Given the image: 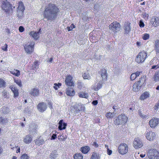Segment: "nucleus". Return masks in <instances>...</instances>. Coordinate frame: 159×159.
I'll return each instance as SVG.
<instances>
[{"label":"nucleus","instance_id":"nucleus-58","mask_svg":"<svg viewBox=\"0 0 159 159\" xmlns=\"http://www.w3.org/2000/svg\"><path fill=\"white\" fill-rule=\"evenodd\" d=\"M48 104L50 108L51 109H52L53 108L52 103L50 102H48Z\"/></svg>","mask_w":159,"mask_h":159},{"label":"nucleus","instance_id":"nucleus-47","mask_svg":"<svg viewBox=\"0 0 159 159\" xmlns=\"http://www.w3.org/2000/svg\"><path fill=\"white\" fill-rule=\"evenodd\" d=\"M82 76L84 79L89 80L90 78V76L89 74H86L85 73Z\"/></svg>","mask_w":159,"mask_h":159},{"label":"nucleus","instance_id":"nucleus-25","mask_svg":"<svg viewBox=\"0 0 159 159\" xmlns=\"http://www.w3.org/2000/svg\"><path fill=\"white\" fill-rule=\"evenodd\" d=\"M32 140V137L30 135H26L23 139L24 142L26 143H30Z\"/></svg>","mask_w":159,"mask_h":159},{"label":"nucleus","instance_id":"nucleus-61","mask_svg":"<svg viewBox=\"0 0 159 159\" xmlns=\"http://www.w3.org/2000/svg\"><path fill=\"white\" fill-rule=\"evenodd\" d=\"M93 145L95 147V148H98L99 146L98 144L96 142H94L93 143Z\"/></svg>","mask_w":159,"mask_h":159},{"label":"nucleus","instance_id":"nucleus-22","mask_svg":"<svg viewBox=\"0 0 159 159\" xmlns=\"http://www.w3.org/2000/svg\"><path fill=\"white\" fill-rule=\"evenodd\" d=\"M30 94L34 96H38L39 94V90L38 89H31Z\"/></svg>","mask_w":159,"mask_h":159},{"label":"nucleus","instance_id":"nucleus-40","mask_svg":"<svg viewBox=\"0 0 159 159\" xmlns=\"http://www.w3.org/2000/svg\"><path fill=\"white\" fill-rule=\"evenodd\" d=\"M14 82L20 87L22 86V84L20 80L18 79L14 78Z\"/></svg>","mask_w":159,"mask_h":159},{"label":"nucleus","instance_id":"nucleus-9","mask_svg":"<svg viewBox=\"0 0 159 159\" xmlns=\"http://www.w3.org/2000/svg\"><path fill=\"white\" fill-rule=\"evenodd\" d=\"M133 145L135 149H138L143 147V143L140 138H135L133 141Z\"/></svg>","mask_w":159,"mask_h":159},{"label":"nucleus","instance_id":"nucleus-45","mask_svg":"<svg viewBox=\"0 0 159 159\" xmlns=\"http://www.w3.org/2000/svg\"><path fill=\"white\" fill-rule=\"evenodd\" d=\"M53 88L56 90H57L58 89L60 88V86L61 85V84L60 83H58V84L54 83Z\"/></svg>","mask_w":159,"mask_h":159},{"label":"nucleus","instance_id":"nucleus-51","mask_svg":"<svg viewBox=\"0 0 159 159\" xmlns=\"http://www.w3.org/2000/svg\"><path fill=\"white\" fill-rule=\"evenodd\" d=\"M77 87L79 89H81L82 87V82H78L77 83Z\"/></svg>","mask_w":159,"mask_h":159},{"label":"nucleus","instance_id":"nucleus-37","mask_svg":"<svg viewBox=\"0 0 159 159\" xmlns=\"http://www.w3.org/2000/svg\"><path fill=\"white\" fill-rule=\"evenodd\" d=\"M67 138V136L64 134H62L61 135L58 136V139L60 141H64Z\"/></svg>","mask_w":159,"mask_h":159},{"label":"nucleus","instance_id":"nucleus-21","mask_svg":"<svg viewBox=\"0 0 159 159\" xmlns=\"http://www.w3.org/2000/svg\"><path fill=\"white\" fill-rule=\"evenodd\" d=\"M141 86L137 82H135L133 86L132 90L134 92L139 91L141 87Z\"/></svg>","mask_w":159,"mask_h":159},{"label":"nucleus","instance_id":"nucleus-19","mask_svg":"<svg viewBox=\"0 0 159 159\" xmlns=\"http://www.w3.org/2000/svg\"><path fill=\"white\" fill-rule=\"evenodd\" d=\"M66 95L69 96H73L75 95V91L73 88H68L66 89Z\"/></svg>","mask_w":159,"mask_h":159},{"label":"nucleus","instance_id":"nucleus-55","mask_svg":"<svg viewBox=\"0 0 159 159\" xmlns=\"http://www.w3.org/2000/svg\"><path fill=\"white\" fill-rule=\"evenodd\" d=\"M139 116L143 118H145L146 117V115H143L141 111H139Z\"/></svg>","mask_w":159,"mask_h":159},{"label":"nucleus","instance_id":"nucleus-10","mask_svg":"<svg viewBox=\"0 0 159 159\" xmlns=\"http://www.w3.org/2000/svg\"><path fill=\"white\" fill-rule=\"evenodd\" d=\"M34 42H31L30 44H25L24 46V49L27 53L30 54L34 51Z\"/></svg>","mask_w":159,"mask_h":159},{"label":"nucleus","instance_id":"nucleus-52","mask_svg":"<svg viewBox=\"0 0 159 159\" xmlns=\"http://www.w3.org/2000/svg\"><path fill=\"white\" fill-rule=\"evenodd\" d=\"M5 47L4 46L3 47H2V50L4 51H7V43H6L5 44Z\"/></svg>","mask_w":159,"mask_h":159},{"label":"nucleus","instance_id":"nucleus-17","mask_svg":"<svg viewBox=\"0 0 159 159\" xmlns=\"http://www.w3.org/2000/svg\"><path fill=\"white\" fill-rule=\"evenodd\" d=\"M101 75L103 81L107 80V70L104 68H102L101 70Z\"/></svg>","mask_w":159,"mask_h":159},{"label":"nucleus","instance_id":"nucleus-29","mask_svg":"<svg viewBox=\"0 0 159 159\" xmlns=\"http://www.w3.org/2000/svg\"><path fill=\"white\" fill-rule=\"evenodd\" d=\"M140 73V72L137 71L135 73L132 74L130 77L131 80H134L137 77L139 76Z\"/></svg>","mask_w":159,"mask_h":159},{"label":"nucleus","instance_id":"nucleus-35","mask_svg":"<svg viewBox=\"0 0 159 159\" xmlns=\"http://www.w3.org/2000/svg\"><path fill=\"white\" fill-rule=\"evenodd\" d=\"M39 66V62L38 61H35L32 66V69L33 70H36L37 69V67H38Z\"/></svg>","mask_w":159,"mask_h":159},{"label":"nucleus","instance_id":"nucleus-54","mask_svg":"<svg viewBox=\"0 0 159 159\" xmlns=\"http://www.w3.org/2000/svg\"><path fill=\"white\" fill-rule=\"evenodd\" d=\"M159 107V102L158 101V102L153 107L154 109L155 110H156L158 109Z\"/></svg>","mask_w":159,"mask_h":159},{"label":"nucleus","instance_id":"nucleus-56","mask_svg":"<svg viewBox=\"0 0 159 159\" xmlns=\"http://www.w3.org/2000/svg\"><path fill=\"white\" fill-rule=\"evenodd\" d=\"M112 153V151L110 150L109 148H107V153L108 155H110Z\"/></svg>","mask_w":159,"mask_h":159},{"label":"nucleus","instance_id":"nucleus-14","mask_svg":"<svg viewBox=\"0 0 159 159\" xmlns=\"http://www.w3.org/2000/svg\"><path fill=\"white\" fill-rule=\"evenodd\" d=\"M159 123V119L157 118L153 117L149 121V124L152 128H155Z\"/></svg>","mask_w":159,"mask_h":159},{"label":"nucleus","instance_id":"nucleus-5","mask_svg":"<svg viewBox=\"0 0 159 159\" xmlns=\"http://www.w3.org/2000/svg\"><path fill=\"white\" fill-rule=\"evenodd\" d=\"M109 29L114 33H116L119 31L120 25L117 21H114L109 25Z\"/></svg>","mask_w":159,"mask_h":159},{"label":"nucleus","instance_id":"nucleus-43","mask_svg":"<svg viewBox=\"0 0 159 159\" xmlns=\"http://www.w3.org/2000/svg\"><path fill=\"white\" fill-rule=\"evenodd\" d=\"M20 159H30V157L28 154L24 153L21 156Z\"/></svg>","mask_w":159,"mask_h":159},{"label":"nucleus","instance_id":"nucleus-38","mask_svg":"<svg viewBox=\"0 0 159 159\" xmlns=\"http://www.w3.org/2000/svg\"><path fill=\"white\" fill-rule=\"evenodd\" d=\"M83 156L80 153H76L74 155V159H83Z\"/></svg>","mask_w":159,"mask_h":159},{"label":"nucleus","instance_id":"nucleus-57","mask_svg":"<svg viewBox=\"0 0 159 159\" xmlns=\"http://www.w3.org/2000/svg\"><path fill=\"white\" fill-rule=\"evenodd\" d=\"M57 138V135L56 134H53L51 136V139L54 140L56 139Z\"/></svg>","mask_w":159,"mask_h":159},{"label":"nucleus","instance_id":"nucleus-16","mask_svg":"<svg viewBox=\"0 0 159 159\" xmlns=\"http://www.w3.org/2000/svg\"><path fill=\"white\" fill-rule=\"evenodd\" d=\"M9 88L11 89L14 94L13 97L15 98H17L19 95V90L17 88L15 87L13 85H10Z\"/></svg>","mask_w":159,"mask_h":159},{"label":"nucleus","instance_id":"nucleus-39","mask_svg":"<svg viewBox=\"0 0 159 159\" xmlns=\"http://www.w3.org/2000/svg\"><path fill=\"white\" fill-rule=\"evenodd\" d=\"M6 86V82L1 78H0V88H5Z\"/></svg>","mask_w":159,"mask_h":159},{"label":"nucleus","instance_id":"nucleus-62","mask_svg":"<svg viewBox=\"0 0 159 159\" xmlns=\"http://www.w3.org/2000/svg\"><path fill=\"white\" fill-rule=\"evenodd\" d=\"M16 148H17V150H16V152L17 153H18V152H20V147L19 146H16Z\"/></svg>","mask_w":159,"mask_h":159},{"label":"nucleus","instance_id":"nucleus-2","mask_svg":"<svg viewBox=\"0 0 159 159\" xmlns=\"http://www.w3.org/2000/svg\"><path fill=\"white\" fill-rule=\"evenodd\" d=\"M128 118L125 115H119L114 121L115 125H125L127 122Z\"/></svg>","mask_w":159,"mask_h":159},{"label":"nucleus","instance_id":"nucleus-48","mask_svg":"<svg viewBox=\"0 0 159 159\" xmlns=\"http://www.w3.org/2000/svg\"><path fill=\"white\" fill-rule=\"evenodd\" d=\"M149 16V15L147 13H145L143 14V17L146 20L148 19Z\"/></svg>","mask_w":159,"mask_h":159},{"label":"nucleus","instance_id":"nucleus-11","mask_svg":"<svg viewBox=\"0 0 159 159\" xmlns=\"http://www.w3.org/2000/svg\"><path fill=\"white\" fill-rule=\"evenodd\" d=\"M65 84L67 86H74V82L73 80V77L71 75H68L66 77Z\"/></svg>","mask_w":159,"mask_h":159},{"label":"nucleus","instance_id":"nucleus-30","mask_svg":"<svg viewBox=\"0 0 159 159\" xmlns=\"http://www.w3.org/2000/svg\"><path fill=\"white\" fill-rule=\"evenodd\" d=\"M154 45V49L156 53H159V40H157L155 41Z\"/></svg>","mask_w":159,"mask_h":159},{"label":"nucleus","instance_id":"nucleus-1","mask_svg":"<svg viewBox=\"0 0 159 159\" xmlns=\"http://www.w3.org/2000/svg\"><path fill=\"white\" fill-rule=\"evenodd\" d=\"M59 9L55 4L49 3L46 6L43 12V16L47 20H53L57 17Z\"/></svg>","mask_w":159,"mask_h":159},{"label":"nucleus","instance_id":"nucleus-63","mask_svg":"<svg viewBox=\"0 0 159 159\" xmlns=\"http://www.w3.org/2000/svg\"><path fill=\"white\" fill-rule=\"evenodd\" d=\"M67 29L68 31H70L71 30L73 29L71 28L70 26L67 27Z\"/></svg>","mask_w":159,"mask_h":159},{"label":"nucleus","instance_id":"nucleus-27","mask_svg":"<svg viewBox=\"0 0 159 159\" xmlns=\"http://www.w3.org/2000/svg\"><path fill=\"white\" fill-rule=\"evenodd\" d=\"M125 32L126 34H128L130 31V24L127 23L124 26Z\"/></svg>","mask_w":159,"mask_h":159},{"label":"nucleus","instance_id":"nucleus-24","mask_svg":"<svg viewBox=\"0 0 159 159\" xmlns=\"http://www.w3.org/2000/svg\"><path fill=\"white\" fill-rule=\"evenodd\" d=\"M150 94L148 92L146 91L143 93L140 96L141 100H143L149 97Z\"/></svg>","mask_w":159,"mask_h":159},{"label":"nucleus","instance_id":"nucleus-20","mask_svg":"<svg viewBox=\"0 0 159 159\" xmlns=\"http://www.w3.org/2000/svg\"><path fill=\"white\" fill-rule=\"evenodd\" d=\"M63 120L62 119L61 120L59 123L58 129L60 130L65 129L67 126V124L65 123H63Z\"/></svg>","mask_w":159,"mask_h":159},{"label":"nucleus","instance_id":"nucleus-15","mask_svg":"<svg viewBox=\"0 0 159 159\" xmlns=\"http://www.w3.org/2000/svg\"><path fill=\"white\" fill-rule=\"evenodd\" d=\"M47 107L46 104L43 102L39 103L37 106L38 109L41 112L45 111L46 110Z\"/></svg>","mask_w":159,"mask_h":159},{"label":"nucleus","instance_id":"nucleus-41","mask_svg":"<svg viewBox=\"0 0 159 159\" xmlns=\"http://www.w3.org/2000/svg\"><path fill=\"white\" fill-rule=\"evenodd\" d=\"M150 37V35L148 34L145 33L142 36V39L143 40H146L149 39Z\"/></svg>","mask_w":159,"mask_h":159},{"label":"nucleus","instance_id":"nucleus-7","mask_svg":"<svg viewBox=\"0 0 159 159\" xmlns=\"http://www.w3.org/2000/svg\"><path fill=\"white\" fill-rule=\"evenodd\" d=\"M25 10V7L23 2L21 1H19L17 10L18 12V16L19 18H21L23 16Z\"/></svg>","mask_w":159,"mask_h":159},{"label":"nucleus","instance_id":"nucleus-53","mask_svg":"<svg viewBox=\"0 0 159 159\" xmlns=\"http://www.w3.org/2000/svg\"><path fill=\"white\" fill-rule=\"evenodd\" d=\"M19 31L20 32H22L24 31L25 29L22 26H20L19 29Z\"/></svg>","mask_w":159,"mask_h":159},{"label":"nucleus","instance_id":"nucleus-46","mask_svg":"<svg viewBox=\"0 0 159 159\" xmlns=\"http://www.w3.org/2000/svg\"><path fill=\"white\" fill-rule=\"evenodd\" d=\"M8 121L7 118H4L2 117H0V123L4 124L7 123Z\"/></svg>","mask_w":159,"mask_h":159},{"label":"nucleus","instance_id":"nucleus-31","mask_svg":"<svg viewBox=\"0 0 159 159\" xmlns=\"http://www.w3.org/2000/svg\"><path fill=\"white\" fill-rule=\"evenodd\" d=\"M57 151L54 150L51 153L49 157L51 159H55L57 157Z\"/></svg>","mask_w":159,"mask_h":159},{"label":"nucleus","instance_id":"nucleus-26","mask_svg":"<svg viewBox=\"0 0 159 159\" xmlns=\"http://www.w3.org/2000/svg\"><path fill=\"white\" fill-rule=\"evenodd\" d=\"M79 97L80 98H85L87 99L89 97V95L88 93L85 92H80L78 93Z\"/></svg>","mask_w":159,"mask_h":159},{"label":"nucleus","instance_id":"nucleus-8","mask_svg":"<svg viewBox=\"0 0 159 159\" xmlns=\"http://www.w3.org/2000/svg\"><path fill=\"white\" fill-rule=\"evenodd\" d=\"M1 7L6 12H8L10 10L12 11L15 8V7L8 2L3 3L1 6Z\"/></svg>","mask_w":159,"mask_h":159},{"label":"nucleus","instance_id":"nucleus-64","mask_svg":"<svg viewBox=\"0 0 159 159\" xmlns=\"http://www.w3.org/2000/svg\"><path fill=\"white\" fill-rule=\"evenodd\" d=\"M159 67V66H158L157 65H153L152 66V69H154L155 68H157Z\"/></svg>","mask_w":159,"mask_h":159},{"label":"nucleus","instance_id":"nucleus-13","mask_svg":"<svg viewBox=\"0 0 159 159\" xmlns=\"http://www.w3.org/2000/svg\"><path fill=\"white\" fill-rule=\"evenodd\" d=\"M145 136L147 139L150 141H152L156 138V134L155 133L152 131L147 132L145 134Z\"/></svg>","mask_w":159,"mask_h":159},{"label":"nucleus","instance_id":"nucleus-50","mask_svg":"<svg viewBox=\"0 0 159 159\" xmlns=\"http://www.w3.org/2000/svg\"><path fill=\"white\" fill-rule=\"evenodd\" d=\"M2 95L4 98H8V97H7L8 95V93L7 92L5 91H3L2 92Z\"/></svg>","mask_w":159,"mask_h":159},{"label":"nucleus","instance_id":"nucleus-34","mask_svg":"<svg viewBox=\"0 0 159 159\" xmlns=\"http://www.w3.org/2000/svg\"><path fill=\"white\" fill-rule=\"evenodd\" d=\"M153 78L155 82L159 81V70L157 71L154 75Z\"/></svg>","mask_w":159,"mask_h":159},{"label":"nucleus","instance_id":"nucleus-3","mask_svg":"<svg viewBox=\"0 0 159 159\" xmlns=\"http://www.w3.org/2000/svg\"><path fill=\"white\" fill-rule=\"evenodd\" d=\"M147 53L146 52L142 51L137 55L135 58V61L138 63H141L143 62L147 57Z\"/></svg>","mask_w":159,"mask_h":159},{"label":"nucleus","instance_id":"nucleus-28","mask_svg":"<svg viewBox=\"0 0 159 159\" xmlns=\"http://www.w3.org/2000/svg\"><path fill=\"white\" fill-rule=\"evenodd\" d=\"M90 150V148L88 146L82 147L80 148V150L84 154L87 153Z\"/></svg>","mask_w":159,"mask_h":159},{"label":"nucleus","instance_id":"nucleus-12","mask_svg":"<svg viewBox=\"0 0 159 159\" xmlns=\"http://www.w3.org/2000/svg\"><path fill=\"white\" fill-rule=\"evenodd\" d=\"M150 24L154 27L159 26V17L157 16H153L150 20Z\"/></svg>","mask_w":159,"mask_h":159},{"label":"nucleus","instance_id":"nucleus-59","mask_svg":"<svg viewBox=\"0 0 159 159\" xmlns=\"http://www.w3.org/2000/svg\"><path fill=\"white\" fill-rule=\"evenodd\" d=\"M94 38L93 36H90L89 37V39H90V41L93 43H95L96 42L95 41H94L93 39Z\"/></svg>","mask_w":159,"mask_h":159},{"label":"nucleus","instance_id":"nucleus-4","mask_svg":"<svg viewBox=\"0 0 159 159\" xmlns=\"http://www.w3.org/2000/svg\"><path fill=\"white\" fill-rule=\"evenodd\" d=\"M148 156L150 159H159V154L156 149H152L148 150Z\"/></svg>","mask_w":159,"mask_h":159},{"label":"nucleus","instance_id":"nucleus-36","mask_svg":"<svg viewBox=\"0 0 159 159\" xmlns=\"http://www.w3.org/2000/svg\"><path fill=\"white\" fill-rule=\"evenodd\" d=\"M90 159H100V157L98 153L94 152L92 154Z\"/></svg>","mask_w":159,"mask_h":159},{"label":"nucleus","instance_id":"nucleus-23","mask_svg":"<svg viewBox=\"0 0 159 159\" xmlns=\"http://www.w3.org/2000/svg\"><path fill=\"white\" fill-rule=\"evenodd\" d=\"M146 77L145 76H143L140 78L139 80L137 82L141 86L143 85H145V84Z\"/></svg>","mask_w":159,"mask_h":159},{"label":"nucleus","instance_id":"nucleus-18","mask_svg":"<svg viewBox=\"0 0 159 159\" xmlns=\"http://www.w3.org/2000/svg\"><path fill=\"white\" fill-rule=\"evenodd\" d=\"M41 29H40L38 32L34 31H31L30 32V35L35 40H37L39 37V35L41 32Z\"/></svg>","mask_w":159,"mask_h":159},{"label":"nucleus","instance_id":"nucleus-42","mask_svg":"<svg viewBox=\"0 0 159 159\" xmlns=\"http://www.w3.org/2000/svg\"><path fill=\"white\" fill-rule=\"evenodd\" d=\"M102 87V84L98 83L97 84V86L93 88V89L95 91H97L101 89Z\"/></svg>","mask_w":159,"mask_h":159},{"label":"nucleus","instance_id":"nucleus-60","mask_svg":"<svg viewBox=\"0 0 159 159\" xmlns=\"http://www.w3.org/2000/svg\"><path fill=\"white\" fill-rule=\"evenodd\" d=\"M98 103L97 100H95L93 101L92 104L94 106H96L98 104Z\"/></svg>","mask_w":159,"mask_h":159},{"label":"nucleus","instance_id":"nucleus-6","mask_svg":"<svg viewBox=\"0 0 159 159\" xmlns=\"http://www.w3.org/2000/svg\"><path fill=\"white\" fill-rule=\"evenodd\" d=\"M128 149L127 145L125 143H123L120 144L118 146V150L120 154L123 155L127 152Z\"/></svg>","mask_w":159,"mask_h":159},{"label":"nucleus","instance_id":"nucleus-49","mask_svg":"<svg viewBox=\"0 0 159 159\" xmlns=\"http://www.w3.org/2000/svg\"><path fill=\"white\" fill-rule=\"evenodd\" d=\"M139 25L140 27L143 28L144 26L145 25L142 20H140L139 23Z\"/></svg>","mask_w":159,"mask_h":159},{"label":"nucleus","instance_id":"nucleus-32","mask_svg":"<svg viewBox=\"0 0 159 159\" xmlns=\"http://www.w3.org/2000/svg\"><path fill=\"white\" fill-rule=\"evenodd\" d=\"M10 73L17 77L19 76L20 75V71L14 69L11 71Z\"/></svg>","mask_w":159,"mask_h":159},{"label":"nucleus","instance_id":"nucleus-33","mask_svg":"<svg viewBox=\"0 0 159 159\" xmlns=\"http://www.w3.org/2000/svg\"><path fill=\"white\" fill-rule=\"evenodd\" d=\"M44 141L43 139H39L36 140L35 142V143L36 145L39 146L43 144L44 143Z\"/></svg>","mask_w":159,"mask_h":159},{"label":"nucleus","instance_id":"nucleus-44","mask_svg":"<svg viewBox=\"0 0 159 159\" xmlns=\"http://www.w3.org/2000/svg\"><path fill=\"white\" fill-rule=\"evenodd\" d=\"M105 116L107 119L112 118L114 116L113 113L110 112H107Z\"/></svg>","mask_w":159,"mask_h":159}]
</instances>
